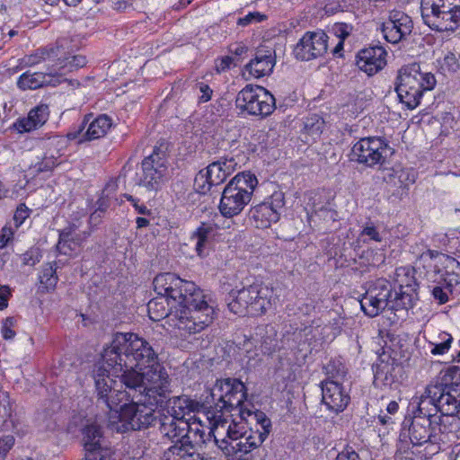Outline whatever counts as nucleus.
Masks as SVG:
<instances>
[{
	"label": "nucleus",
	"instance_id": "1",
	"mask_svg": "<svg viewBox=\"0 0 460 460\" xmlns=\"http://www.w3.org/2000/svg\"><path fill=\"white\" fill-rule=\"evenodd\" d=\"M109 376H120L128 394L140 393L164 405L170 395L169 375L159 362L158 354L148 341L137 334L117 332L111 344L103 349L101 361Z\"/></svg>",
	"mask_w": 460,
	"mask_h": 460
},
{
	"label": "nucleus",
	"instance_id": "2",
	"mask_svg": "<svg viewBox=\"0 0 460 460\" xmlns=\"http://www.w3.org/2000/svg\"><path fill=\"white\" fill-rule=\"evenodd\" d=\"M153 284L157 296L147 304L151 320L169 317L175 327L189 333L199 332L213 322L215 303L195 283L165 272Z\"/></svg>",
	"mask_w": 460,
	"mask_h": 460
},
{
	"label": "nucleus",
	"instance_id": "3",
	"mask_svg": "<svg viewBox=\"0 0 460 460\" xmlns=\"http://www.w3.org/2000/svg\"><path fill=\"white\" fill-rule=\"evenodd\" d=\"M105 366H95L93 378L97 395V405L105 412L114 411L119 415L116 429L118 432L141 430L154 425L158 415L155 410L164 405L156 404L155 400L138 393L128 394V390L119 391L112 388L113 380L109 376Z\"/></svg>",
	"mask_w": 460,
	"mask_h": 460
},
{
	"label": "nucleus",
	"instance_id": "4",
	"mask_svg": "<svg viewBox=\"0 0 460 460\" xmlns=\"http://www.w3.org/2000/svg\"><path fill=\"white\" fill-rule=\"evenodd\" d=\"M360 306L369 317L377 316L384 310L407 311L413 306L412 294L407 291L395 293L390 281L378 279L372 282L360 299Z\"/></svg>",
	"mask_w": 460,
	"mask_h": 460
},
{
	"label": "nucleus",
	"instance_id": "5",
	"mask_svg": "<svg viewBox=\"0 0 460 460\" xmlns=\"http://www.w3.org/2000/svg\"><path fill=\"white\" fill-rule=\"evenodd\" d=\"M436 84L435 75L422 71L418 63L402 66L394 83L400 102L410 110L415 109L420 103L424 93L433 90Z\"/></svg>",
	"mask_w": 460,
	"mask_h": 460
},
{
	"label": "nucleus",
	"instance_id": "6",
	"mask_svg": "<svg viewBox=\"0 0 460 460\" xmlns=\"http://www.w3.org/2000/svg\"><path fill=\"white\" fill-rule=\"evenodd\" d=\"M210 397L215 403L216 413H221L219 418L232 412H237L241 420L244 419L245 415H252V411L245 404L246 386L239 379L217 380L211 389Z\"/></svg>",
	"mask_w": 460,
	"mask_h": 460
},
{
	"label": "nucleus",
	"instance_id": "7",
	"mask_svg": "<svg viewBox=\"0 0 460 460\" xmlns=\"http://www.w3.org/2000/svg\"><path fill=\"white\" fill-rule=\"evenodd\" d=\"M258 180L251 172L237 173L225 187L219 211L225 217L239 215L252 199Z\"/></svg>",
	"mask_w": 460,
	"mask_h": 460
},
{
	"label": "nucleus",
	"instance_id": "8",
	"mask_svg": "<svg viewBox=\"0 0 460 460\" xmlns=\"http://www.w3.org/2000/svg\"><path fill=\"white\" fill-rule=\"evenodd\" d=\"M270 290L267 286L254 283L240 290L229 293L227 306L234 314L261 316L271 305Z\"/></svg>",
	"mask_w": 460,
	"mask_h": 460
},
{
	"label": "nucleus",
	"instance_id": "9",
	"mask_svg": "<svg viewBox=\"0 0 460 460\" xmlns=\"http://www.w3.org/2000/svg\"><path fill=\"white\" fill-rule=\"evenodd\" d=\"M169 143L158 141L152 153L141 163V173L136 184L149 191H157L169 179Z\"/></svg>",
	"mask_w": 460,
	"mask_h": 460
},
{
	"label": "nucleus",
	"instance_id": "10",
	"mask_svg": "<svg viewBox=\"0 0 460 460\" xmlns=\"http://www.w3.org/2000/svg\"><path fill=\"white\" fill-rule=\"evenodd\" d=\"M420 12L434 31H454L460 26V0H420Z\"/></svg>",
	"mask_w": 460,
	"mask_h": 460
},
{
	"label": "nucleus",
	"instance_id": "11",
	"mask_svg": "<svg viewBox=\"0 0 460 460\" xmlns=\"http://www.w3.org/2000/svg\"><path fill=\"white\" fill-rule=\"evenodd\" d=\"M409 423L408 436L413 446L425 447V455H435L440 450L439 444L444 438L439 433H443L441 428V417L428 419L412 416L410 420L403 421L406 427Z\"/></svg>",
	"mask_w": 460,
	"mask_h": 460
},
{
	"label": "nucleus",
	"instance_id": "12",
	"mask_svg": "<svg viewBox=\"0 0 460 460\" xmlns=\"http://www.w3.org/2000/svg\"><path fill=\"white\" fill-rule=\"evenodd\" d=\"M235 106L242 112L263 119L275 111L276 102L264 87L247 84L237 93Z\"/></svg>",
	"mask_w": 460,
	"mask_h": 460
},
{
	"label": "nucleus",
	"instance_id": "13",
	"mask_svg": "<svg viewBox=\"0 0 460 460\" xmlns=\"http://www.w3.org/2000/svg\"><path fill=\"white\" fill-rule=\"evenodd\" d=\"M388 149V144L381 137H363L353 145L349 159L367 167H373L385 163Z\"/></svg>",
	"mask_w": 460,
	"mask_h": 460
},
{
	"label": "nucleus",
	"instance_id": "14",
	"mask_svg": "<svg viewBox=\"0 0 460 460\" xmlns=\"http://www.w3.org/2000/svg\"><path fill=\"white\" fill-rule=\"evenodd\" d=\"M235 159L220 158L209 164L205 170H201L196 175L194 187L200 194L208 193L212 186H218L236 169Z\"/></svg>",
	"mask_w": 460,
	"mask_h": 460
},
{
	"label": "nucleus",
	"instance_id": "15",
	"mask_svg": "<svg viewBox=\"0 0 460 460\" xmlns=\"http://www.w3.org/2000/svg\"><path fill=\"white\" fill-rule=\"evenodd\" d=\"M328 39L323 31L305 32L294 48L296 58L309 61L323 57L328 49Z\"/></svg>",
	"mask_w": 460,
	"mask_h": 460
},
{
	"label": "nucleus",
	"instance_id": "16",
	"mask_svg": "<svg viewBox=\"0 0 460 460\" xmlns=\"http://www.w3.org/2000/svg\"><path fill=\"white\" fill-rule=\"evenodd\" d=\"M413 29L411 18L399 10H393L389 13L388 20L384 22L381 26V31L384 38L390 43L395 44L407 36Z\"/></svg>",
	"mask_w": 460,
	"mask_h": 460
},
{
	"label": "nucleus",
	"instance_id": "17",
	"mask_svg": "<svg viewBox=\"0 0 460 460\" xmlns=\"http://www.w3.org/2000/svg\"><path fill=\"white\" fill-rule=\"evenodd\" d=\"M205 431L199 423H190L189 428L184 430L181 444H174L170 447L164 454V457H169L172 455L183 456L186 460H191L192 454L196 446L205 442Z\"/></svg>",
	"mask_w": 460,
	"mask_h": 460
},
{
	"label": "nucleus",
	"instance_id": "18",
	"mask_svg": "<svg viewBox=\"0 0 460 460\" xmlns=\"http://www.w3.org/2000/svg\"><path fill=\"white\" fill-rule=\"evenodd\" d=\"M321 388L323 403L330 411L337 414L347 408L350 402V396L344 389L342 383L334 380H323Z\"/></svg>",
	"mask_w": 460,
	"mask_h": 460
},
{
	"label": "nucleus",
	"instance_id": "19",
	"mask_svg": "<svg viewBox=\"0 0 460 460\" xmlns=\"http://www.w3.org/2000/svg\"><path fill=\"white\" fill-rule=\"evenodd\" d=\"M429 394L436 398L437 411L444 416H453L458 412L459 401L457 388L438 384L429 385Z\"/></svg>",
	"mask_w": 460,
	"mask_h": 460
},
{
	"label": "nucleus",
	"instance_id": "20",
	"mask_svg": "<svg viewBox=\"0 0 460 460\" xmlns=\"http://www.w3.org/2000/svg\"><path fill=\"white\" fill-rule=\"evenodd\" d=\"M62 46L59 42L54 48L42 49L40 54L43 59H49V61H56L54 69L55 73L59 71L60 73L72 72L78 68H81L86 65V58L82 55H75L66 57L62 51Z\"/></svg>",
	"mask_w": 460,
	"mask_h": 460
},
{
	"label": "nucleus",
	"instance_id": "21",
	"mask_svg": "<svg viewBox=\"0 0 460 460\" xmlns=\"http://www.w3.org/2000/svg\"><path fill=\"white\" fill-rule=\"evenodd\" d=\"M91 230L77 232V226L73 224L59 231L57 251L65 255L77 252L91 235Z\"/></svg>",
	"mask_w": 460,
	"mask_h": 460
},
{
	"label": "nucleus",
	"instance_id": "22",
	"mask_svg": "<svg viewBox=\"0 0 460 460\" xmlns=\"http://www.w3.org/2000/svg\"><path fill=\"white\" fill-rule=\"evenodd\" d=\"M385 57L386 51L383 47H369L358 53L356 64L360 70L368 75H373L385 67Z\"/></svg>",
	"mask_w": 460,
	"mask_h": 460
},
{
	"label": "nucleus",
	"instance_id": "23",
	"mask_svg": "<svg viewBox=\"0 0 460 460\" xmlns=\"http://www.w3.org/2000/svg\"><path fill=\"white\" fill-rule=\"evenodd\" d=\"M276 64L275 51L270 48H258L253 58L246 64V70L255 78H261L272 73Z\"/></svg>",
	"mask_w": 460,
	"mask_h": 460
},
{
	"label": "nucleus",
	"instance_id": "24",
	"mask_svg": "<svg viewBox=\"0 0 460 460\" xmlns=\"http://www.w3.org/2000/svg\"><path fill=\"white\" fill-rule=\"evenodd\" d=\"M157 420H159L161 434L172 442L181 445L183 432L189 428V421L164 413L160 414Z\"/></svg>",
	"mask_w": 460,
	"mask_h": 460
},
{
	"label": "nucleus",
	"instance_id": "25",
	"mask_svg": "<svg viewBox=\"0 0 460 460\" xmlns=\"http://www.w3.org/2000/svg\"><path fill=\"white\" fill-rule=\"evenodd\" d=\"M66 140L60 136L49 137L44 142V146L48 149L41 162L35 165L39 172L51 171L57 164L58 159L61 156V150L66 146Z\"/></svg>",
	"mask_w": 460,
	"mask_h": 460
},
{
	"label": "nucleus",
	"instance_id": "26",
	"mask_svg": "<svg viewBox=\"0 0 460 460\" xmlns=\"http://www.w3.org/2000/svg\"><path fill=\"white\" fill-rule=\"evenodd\" d=\"M49 115V106L40 104L31 110L27 118L19 119L14 126L20 132H30L41 127L48 120Z\"/></svg>",
	"mask_w": 460,
	"mask_h": 460
},
{
	"label": "nucleus",
	"instance_id": "27",
	"mask_svg": "<svg viewBox=\"0 0 460 460\" xmlns=\"http://www.w3.org/2000/svg\"><path fill=\"white\" fill-rule=\"evenodd\" d=\"M255 429H248L246 435L243 438L245 439V443L249 446L251 452L261 446L270 434V420L269 419L263 417L260 420L257 418V415H255Z\"/></svg>",
	"mask_w": 460,
	"mask_h": 460
},
{
	"label": "nucleus",
	"instance_id": "28",
	"mask_svg": "<svg viewBox=\"0 0 460 460\" xmlns=\"http://www.w3.org/2000/svg\"><path fill=\"white\" fill-rule=\"evenodd\" d=\"M164 406L167 407L168 414L185 420L184 417L186 414H190L198 410L199 402L187 396L170 398L168 395L167 402L164 404Z\"/></svg>",
	"mask_w": 460,
	"mask_h": 460
},
{
	"label": "nucleus",
	"instance_id": "29",
	"mask_svg": "<svg viewBox=\"0 0 460 460\" xmlns=\"http://www.w3.org/2000/svg\"><path fill=\"white\" fill-rule=\"evenodd\" d=\"M53 72L48 74L27 71L17 81V85L22 90H35L51 83Z\"/></svg>",
	"mask_w": 460,
	"mask_h": 460
},
{
	"label": "nucleus",
	"instance_id": "30",
	"mask_svg": "<svg viewBox=\"0 0 460 460\" xmlns=\"http://www.w3.org/2000/svg\"><path fill=\"white\" fill-rule=\"evenodd\" d=\"M111 127V119L105 115H100L89 123L86 131L83 134L81 141H91L105 136Z\"/></svg>",
	"mask_w": 460,
	"mask_h": 460
},
{
	"label": "nucleus",
	"instance_id": "31",
	"mask_svg": "<svg viewBox=\"0 0 460 460\" xmlns=\"http://www.w3.org/2000/svg\"><path fill=\"white\" fill-rule=\"evenodd\" d=\"M252 218L257 223L256 226L267 228L271 223L279 221L280 213L274 211L265 203L255 206L252 210Z\"/></svg>",
	"mask_w": 460,
	"mask_h": 460
},
{
	"label": "nucleus",
	"instance_id": "32",
	"mask_svg": "<svg viewBox=\"0 0 460 460\" xmlns=\"http://www.w3.org/2000/svg\"><path fill=\"white\" fill-rule=\"evenodd\" d=\"M436 398L429 394V385L426 387L424 393L418 398L417 408L413 411L415 417H424L433 419V417H441L438 415Z\"/></svg>",
	"mask_w": 460,
	"mask_h": 460
},
{
	"label": "nucleus",
	"instance_id": "33",
	"mask_svg": "<svg viewBox=\"0 0 460 460\" xmlns=\"http://www.w3.org/2000/svg\"><path fill=\"white\" fill-rule=\"evenodd\" d=\"M213 232L214 229L211 226L202 223L191 234L190 241L194 243L199 256H204L205 252L208 249Z\"/></svg>",
	"mask_w": 460,
	"mask_h": 460
},
{
	"label": "nucleus",
	"instance_id": "34",
	"mask_svg": "<svg viewBox=\"0 0 460 460\" xmlns=\"http://www.w3.org/2000/svg\"><path fill=\"white\" fill-rule=\"evenodd\" d=\"M394 274V281L399 287V291L394 290L395 293H402V291H407L412 294L414 300L418 284L411 270L409 268L400 267L395 270Z\"/></svg>",
	"mask_w": 460,
	"mask_h": 460
},
{
	"label": "nucleus",
	"instance_id": "35",
	"mask_svg": "<svg viewBox=\"0 0 460 460\" xmlns=\"http://www.w3.org/2000/svg\"><path fill=\"white\" fill-rule=\"evenodd\" d=\"M446 259V271L444 281L446 288L452 293L453 287L460 283V262L451 256L443 255Z\"/></svg>",
	"mask_w": 460,
	"mask_h": 460
},
{
	"label": "nucleus",
	"instance_id": "36",
	"mask_svg": "<svg viewBox=\"0 0 460 460\" xmlns=\"http://www.w3.org/2000/svg\"><path fill=\"white\" fill-rule=\"evenodd\" d=\"M84 445L88 452L102 446V432L99 425L93 423L83 429Z\"/></svg>",
	"mask_w": 460,
	"mask_h": 460
},
{
	"label": "nucleus",
	"instance_id": "37",
	"mask_svg": "<svg viewBox=\"0 0 460 460\" xmlns=\"http://www.w3.org/2000/svg\"><path fill=\"white\" fill-rule=\"evenodd\" d=\"M251 416L252 415H245V418L241 420L237 412L230 413V417L232 418V420L226 431L227 438L230 440L236 441L238 439L243 438L248 430L245 420L247 417Z\"/></svg>",
	"mask_w": 460,
	"mask_h": 460
},
{
	"label": "nucleus",
	"instance_id": "38",
	"mask_svg": "<svg viewBox=\"0 0 460 460\" xmlns=\"http://www.w3.org/2000/svg\"><path fill=\"white\" fill-rule=\"evenodd\" d=\"M323 373L326 376L324 380H334L342 383L345 379L348 369L340 359H331L323 367Z\"/></svg>",
	"mask_w": 460,
	"mask_h": 460
},
{
	"label": "nucleus",
	"instance_id": "39",
	"mask_svg": "<svg viewBox=\"0 0 460 460\" xmlns=\"http://www.w3.org/2000/svg\"><path fill=\"white\" fill-rule=\"evenodd\" d=\"M58 278L56 274V269L51 264H47L40 276V289L43 292H50L55 289Z\"/></svg>",
	"mask_w": 460,
	"mask_h": 460
},
{
	"label": "nucleus",
	"instance_id": "40",
	"mask_svg": "<svg viewBox=\"0 0 460 460\" xmlns=\"http://www.w3.org/2000/svg\"><path fill=\"white\" fill-rule=\"evenodd\" d=\"M440 381L436 384L456 387L460 382V368L450 367L441 373Z\"/></svg>",
	"mask_w": 460,
	"mask_h": 460
},
{
	"label": "nucleus",
	"instance_id": "41",
	"mask_svg": "<svg viewBox=\"0 0 460 460\" xmlns=\"http://www.w3.org/2000/svg\"><path fill=\"white\" fill-rule=\"evenodd\" d=\"M324 120L317 114L307 117L304 122L305 130L312 136H319L323 129Z\"/></svg>",
	"mask_w": 460,
	"mask_h": 460
},
{
	"label": "nucleus",
	"instance_id": "42",
	"mask_svg": "<svg viewBox=\"0 0 460 460\" xmlns=\"http://www.w3.org/2000/svg\"><path fill=\"white\" fill-rule=\"evenodd\" d=\"M12 415V405L7 393L0 392V428L5 426Z\"/></svg>",
	"mask_w": 460,
	"mask_h": 460
},
{
	"label": "nucleus",
	"instance_id": "43",
	"mask_svg": "<svg viewBox=\"0 0 460 460\" xmlns=\"http://www.w3.org/2000/svg\"><path fill=\"white\" fill-rule=\"evenodd\" d=\"M359 239H361L363 243H367L369 241L381 243L383 241V236L376 226L373 224H367L361 230Z\"/></svg>",
	"mask_w": 460,
	"mask_h": 460
},
{
	"label": "nucleus",
	"instance_id": "44",
	"mask_svg": "<svg viewBox=\"0 0 460 460\" xmlns=\"http://www.w3.org/2000/svg\"><path fill=\"white\" fill-rule=\"evenodd\" d=\"M452 341H453V338L450 334L446 333V332L442 333L440 342H438V343L431 342V345L433 347L430 349V353L435 356L446 354L449 350Z\"/></svg>",
	"mask_w": 460,
	"mask_h": 460
},
{
	"label": "nucleus",
	"instance_id": "45",
	"mask_svg": "<svg viewBox=\"0 0 460 460\" xmlns=\"http://www.w3.org/2000/svg\"><path fill=\"white\" fill-rule=\"evenodd\" d=\"M86 460H113L112 459V451L111 448L107 447H99L93 450L86 452L85 454Z\"/></svg>",
	"mask_w": 460,
	"mask_h": 460
},
{
	"label": "nucleus",
	"instance_id": "46",
	"mask_svg": "<svg viewBox=\"0 0 460 460\" xmlns=\"http://www.w3.org/2000/svg\"><path fill=\"white\" fill-rule=\"evenodd\" d=\"M268 16L260 12H250L243 17H239L236 21V24L241 27H246L252 23L261 22L267 20Z\"/></svg>",
	"mask_w": 460,
	"mask_h": 460
},
{
	"label": "nucleus",
	"instance_id": "47",
	"mask_svg": "<svg viewBox=\"0 0 460 460\" xmlns=\"http://www.w3.org/2000/svg\"><path fill=\"white\" fill-rule=\"evenodd\" d=\"M263 203L267 204L274 211L281 214V210L285 205L284 193L281 191H275L270 197L269 200L264 201Z\"/></svg>",
	"mask_w": 460,
	"mask_h": 460
},
{
	"label": "nucleus",
	"instance_id": "48",
	"mask_svg": "<svg viewBox=\"0 0 460 460\" xmlns=\"http://www.w3.org/2000/svg\"><path fill=\"white\" fill-rule=\"evenodd\" d=\"M196 89L199 91V93H198L199 102H207L211 99L213 91L207 84H205L203 82L199 83L196 85Z\"/></svg>",
	"mask_w": 460,
	"mask_h": 460
},
{
	"label": "nucleus",
	"instance_id": "49",
	"mask_svg": "<svg viewBox=\"0 0 460 460\" xmlns=\"http://www.w3.org/2000/svg\"><path fill=\"white\" fill-rule=\"evenodd\" d=\"M335 460H362L358 453L350 446L345 447L338 453Z\"/></svg>",
	"mask_w": 460,
	"mask_h": 460
},
{
	"label": "nucleus",
	"instance_id": "50",
	"mask_svg": "<svg viewBox=\"0 0 460 460\" xmlns=\"http://www.w3.org/2000/svg\"><path fill=\"white\" fill-rule=\"evenodd\" d=\"M215 441L217 445V447L221 449V451L224 453V455L226 457H234V447L233 446L234 440L228 441L226 438H223L221 440H218L215 438Z\"/></svg>",
	"mask_w": 460,
	"mask_h": 460
},
{
	"label": "nucleus",
	"instance_id": "51",
	"mask_svg": "<svg viewBox=\"0 0 460 460\" xmlns=\"http://www.w3.org/2000/svg\"><path fill=\"white\" fill-rule=\"evenodd\" d=\"M14 438L13 436L0 437V460L5 458L6 454L13 446Z\"/></svg>",
	"mask_w": 460,
	"mask_h": 460
},
{
	"label": "nucleus",
	"instance_id": "52",
	"mask_svg": "<svg viewBox=\"0 0 460 460\" xmlns=\"http://www.w3.org/2000/svg\"><path fill=\"white\" fill-rule=\"evenodd\" d=\"M443 66L449 72H456L460 68L458 58L454 53H448L447 55L445 56Z\"/></svg>",
	"mask_w": 460,
	"mask_h": 460
},
{
	"label": "nucleus",
	"instance_id": "53",
	"mask_svg": "<svg viewBox=\"0 0 460 460\" xmlns=\"http://www.w3.org/2000/svg\"><path fill=\"white\" fill-rule=\"evenodd\" d=\"M447 292H449L446 287H440V286H435L432 288V296L435 300L438 302L439 305H443L448 301V295Z\"/></svg>",
	"mask_w": 460,
	"mask_h": 460
},
{
	"label": "nucleus",
	"instance_id": "54",
	"mask_svg": "<svg viewBox=\"0 0 460 460\" xmlns=\"http://www.w3.org/2000/svg\"><path fill=\"white\" fill-rule=\"evenodd\" d=\"M22 264L33 266L40 261V254L37 250L27 251L22 256Z\"/></svg>",
	"mask_w": 460,
	"mask_h": 460
},
{
	"label": "nucleus",
	"instance_id": "55",
	"mask_svg": "<svg viewBox=\"0 0 460 460\" xmlns=\"http://www.w3.org/2000/svg\"><path fill=\"white\" fill-rule=\"evenodd\" d=\"M13 318L8 317L4 320L2 326V335L5 340H11L15 336V332L12 329L13 325Z\"/></svg>",
	"mask_w": 460,
	"mask_h": 460
},
{
	"label": "nucleus",
	"instance_id": "56",
	"mask_svg": "<svg viewBox=\"0 0 460 460\" xmlns=\"http://www.w3.org/2000/svg\"><path fill=\"white\" fill-rule=\"evenodd\" d=\"M234 457L242 456L251 452L249 446L245 443V439H238L234 441Z\"/></svg>",
	"mask_w": 460,
	"mask_h": 460
},
{
	"label": "nucleus",
	"instance_id": "57",
	"mask_svg": "<svg viewBox=\"0 0 460 460\" xmlns=\"http://www.w3.org/2000/svg\"><path fill=\"white\" fill-rule=\"evenodd\" d=\"M13 231L10 226H4L0 234V248H4L7 245L9 241L13 239Z\"/></svg>",
	"mask_w": 460,
	"mask_h": 460
},
{
	"label": "nucleus",
	"instance_id": "58",
	"mask_svg": "<svg viewBox=\"0 0 460 460\" xmlns=\"http://www.w3.org/2000/svg\"><path fill=\"white\" fill-rule=\"evenodd\" d=\"M28 217V210L24 205H21L19 208H17L14 215H13V221L16 227H19L25 218Z\"/></svg>",
	"mask_w": 460,
	"mask_h": 460
},
{
	"label": "nucleus",
	"instance_id": "59",
	"mask_svg": "<svg viewBox=\"0 0 460 460\" xmlns=\"http://www.w3.org/2000/svg\"><path fill=\"white\" fill-rule=\"evenodd\" d=\"M125 198L132 203L133 207L135 208V209L137 211L138 214H141V215L149 214V212H150L149 209L144 204H139L138 199H137L136 198H134L133 196H131L129 194H126Z\"/></svg>",
	"mask_w": 460,
	"mask_h": 460
},
{
	"label": "nucleus",
	"instance_id": "60",
	"mask_svg": "<svg viewBox=\"0 0 460 460\" xmlns=\"http://www.w3.org/2000/svg\"><path fill=\"white\" fill-rule=\"evenodd\" d=\"M349 27L345 23H337L334 25L333 30L335 33L341 37L342 40H344L347 36H349Z\"/></svg>",
	"mask_w": 460,
	"mask_h": 460
},
{
	"label": "nucleus",
	"instance_id": "61",
	"mask_svg": "<svg viewBox=\"0 0 460 460\" xmlns=\"http://www.w3.org/2000/svg\"><path fill=\"white\" fill-rule=\"evenodd\" d=\"M89 119L90 118H85L84 119V121L82 122L81 126L79 127L78 130L75 131V132H70L67 134V137L70 138V139H75L81 133L82 131L85 128L86 125L88 124L89 122Z\"/></svg>",
	"mask_w": 460,
	"mask_h": 460
},
{
	"label": "nucleus",
	"instance_id": "62",
	"mask_svg": "<svg viewBox=\"0 0 460 460\" xmlns=\"http://www.w3.org/2000/svg\"><path fill=\"white\" fill-rule=\"evenodd\" d=\"M233 63V58L231 57H225L221 59L220 64L217 65V70H226L230 67Z\"/></svg>",
	"mask_w": 460,
	"mask_h": 460
},
{
	"label": "nucleus",
	"instance_id": "63",
	"mask_svg": "<svg viewBox=\"0 0 460 460\" xmlns=\"http://www.w3.org/2000/svg\"><path fill=\"white\" fill-rule=\"evenodd\" d=\"M247 50V47L243 45H235L234 49H231V52L236 56H242L243 54L246 53Z\"/></svg>",
	"mask_w": 460,
	"mask_h": 460
},
{
	"label": "nucleus",
	"instance_id": "64",
	"mask_svg": "<svg viewBox=\"0 0 460 460\" xmlns=\"http://www.w3.org/2000/svg\"><path fill=\"white\" fill-rule=\"evenodd\" d=\"M398 409L399 404L395 401H391L386 407V411L390 414L396 413L398 411Z\"/></svg>",
	"mask_w": 460,
	"mask_h": 460
}]
</instances>
